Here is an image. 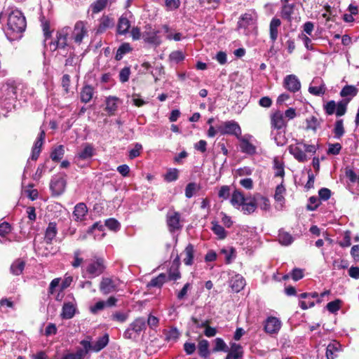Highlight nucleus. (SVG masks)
Segmentation results:
<instances>
[{
    "mask_svg": "<svg viewBox=\"0 0 359 359\" xmlns=\"http://www.w3.org/2000/svg\"><path fill=\"white\" fill-rule=\"evenodd\" d=\"M198 349L201 357L207 358L209 356V342L206 339H202L198 342Z\"/></svg>",
    "mask_w": 359,
    "mask_h": 359,
    "instance_id": "obj_40",
    "label": "nucleus"
},
{
    "mask_svg": "<svg viewBox=\"0 0 359 359\" xmlns=\"http://www.w3.org/2000/svg\"><path fill=\"white\" fill-rule=\"evenodd\" d=\"M180 337V332L177 328L170 329L166 334L165 339L168 341H176Z\"/></svg>",
    "mask_w": 359,
    "mask_h": 359,
    "instance_id": "obj_63",
    "label": "nucleus"
},
{
    "mask_svg": "<svg viewBox=\"0 0 359 359\" xmlns=\"http://www.w3.org/2000/svg\"><path fill=\"white\" fill-rule=\"evenodd\" d=\"M167 276L165 273H160L158 276L151 280V281L147 284V287L160 288L167 281Z\"/></svg>",
    "mask_w": 359,
    "mask_h": 359,
    "instance_id": "obj_38",
    "label": "nucleus"
},
{
    "mask_svg": "<svg viewBox=\"0 0 359 359\" xmlns=\"http://www.w3.org/2000/svg\"><path fill=\"white\" fill-rule=\"evenodd\" d=\"M104 226L112 231H117L120 229L119 222L114 218H109L106 219Z\"/></svg>",
    "mask_w": 359,
    "mask_h": 359,
    "instance_id": "obj_56",
    "label": "nucleus"
},
{
    "mask_svg": "<svg viewBox=\"0 0 359 359\" xmlns=\"http://www.w3.org/2000/svg\"><path fill=\"white\" fill-rule=\"evenodd\" d=\"M339 346L337 343H331L327 346L326 357L327 359H334L339 351Z\"/></svg>",
    "mask_w": 359,
    "mask_h": 359,
    "instance_id": "obj_46",
    "label": "nucleus"
},
{
    "mask_svg": "<svg viewBox=\"0 0 359 359\" xmlns=\"http://www.w3.org/2000/svg\"><path fill=\"white\" fill-rule=\"evenodd\" d=\"M240 141V148L243 153L253 155L256 153V147L250 143L247 139L241 137L238 138Z\"/></svg>",
    "mask_w": 359,
    "mask_h": 359,
    "instance_id": "obj_23",
    "label": "nucleus"
},
{
    "mask_svg": "<svg viewBox=\"0 0 359 359\" xmlns=\"http://www.w3.org/2000/svg\"><path fill=\"white\" fill-rule=\"evenodd\" d=\"M281 327V322L276 317H269L265 323L264 329L269 334L277 333Z\"/></svg>",
    "mask_w": 359,
    "mask_h": 359,
    "instance_id": "obj_18",
    "label": "nucleus"
},
{
    "mask_svg": "<svg viewBox=\"0 0 359 359\" xmlns=\"http://www.w3.org/2000/svg\"><path fill=\"white\" fill-rule=\"evenodd\" d=\"M212 230L218 236V238L220 239L224 238L226 234L224 227L217 224V222H212Z\"/></svg>",
    "mask_w": 359,
    "mask_h": 359,
    "instance_id": "obj_53",
    "label": "nucleus"
},
{
    "mask_svg": "<svg viewBox=\"0 0 359 359\" xmlns=\"http://www.w3.org/2000/svg\"><path fill=\"white\" fill-rule=\"evenodd\" d=\"M130 27V22L126 17L121 16L117 25V32L118 34H126Z\"/></svg>",
    "mask_w": 359,
    "mask_h": 359,
    "instance_id": "obj_36",
    "label": "nucleus"
},
{
    "mask_svg": "<svg viewBox=\"0 0 359 359\" xmlns=\"http://www.w3.org/2000/svg\"><path fill=\"white\" fill-rule=\"evenodd\" d=\"M109 341V337L108 334H104L102 337L98 338L97 341L92 344L90 340L83 339L81 342L88 343L89 345V348H87V352L94 351L99 352L102 350L104 347L107 346Z\"/></svg>",
    "mask_w": 359,
    "mask_h": 359,
    "instance_id": "obj_12",
    "label": "nucleus"
},
{
    "mask_svg": "<svg viewBox=\"0 0 359 359\" xmlns=\"http://www.w3.org/2000/svg\"><path fill=\"white\" fill-rule=\"evenodd\" d=\"M121 103V100L118 97L116 96H109L106 98L105 104V111L109 115H114L116 111L118 109V105Z\"/></svg>",
    "mask_w": 359,
    "mask_h": 359,
    "instance_id": "obj_19",
    "label": "nucleus"
},
{
    "mask_svg": "<svg viewBox=\"0 0 359 359\" xmlns=\"http://www.w3.org/2000/svg\"><path fill=\"white\" fill-rule=\"evenodd\" d=\"M26 20L23 13L19 10L12 11L8 18V27L14 32H22L26 27Z\"/></svg>",
    "mask_w": 359,
    "mask_h": 359,
    "instance_id": "obj_6",
    "label": "nucleus"
},
{
    "mask_svg": "<svg viewBox=\"0 0 359 359\" xmlns=\"http://www.w3.org/2000/svg\"><path fill=\"white\" fill-rule=\"evenodd\" d=\"M18 86L14 83L3 84L0 88V107L9 110L17 99Z\"/></svg>",
    "mask_w": 359,
    "mask_h": 359,
    "instance_id": "obj_3",
    "label": "nucleus"
},
{
    "mask_svg": "<svg viewBox=\"0 0 359 359\" xmlns=\"http://www.w3.org/2000/svg\"><path fill=\"white\" fill-rule=\"evenodd\" d=\"M270 124L271 130L286 129L287 121L285 118L283 111L276 110L271 114Z\"/></svg>",
    "mask_w": 359,
    "mask_h": 359,
    "instance_id": "obj_11",
    "label": "nucleus"
},
{
    "mask_svg": "<svg viewBox=\"0 0 359 359\" xmlns=\"http://www.w3.org/2000/svg\"><path fill=\"white\" fill-rule=\"evenodd\" d=\"M256 17V13L254 11H251L248 13H245L242 15L238 22V25L239 28L244 27L245 28L250 23L252 22L255 18Z\"/></svg>",
    "mask_w": 359,
    "mask_h": 359,
    "instance_id": "obj_26",
    "label": "nucleus"
},
{
    "mask_svg": "<svg viewBox=\"0 0 359 359\" xmlns=\"http://www.w3.org/2000/svg\"><path fill=\"white\" fill-rule=\"evenodd\" d=\"M286 189L283 184V182L276 187L274 199L276 202L280 203V206L283 207L285 203V194Z\"/></svg>",
    "mask_w": 359,
    "mask_h": 359,
    "instance_id": "obj_32",
    "label": "nucleus"
},
{
    "mask_svg": "<svg viewBox=\"0 0 359 359\" xmlns=\"http://www.w3.org/2000/svg\"><path fill=\"white\" fill-rule=\"evenodd\" d=\"M146 330V320L142 317L135 318L123 332V337L126 339L135 341L142 331Z\"/></svg>",
    "mask_w": 359,
    "mask_h": 359,
    "instance_id": "obj_5",
    "label": "nucleus"
},
{
    "mask_svg": "<svg viewBox=\"0 0 359 359\" xmlns=\"http://www.w3.org/2000/svg\"><path fill=\"white\" fill-rule=\"evenodd\" d=\"M169 57H170V60H172L176 63H178V62L184 60L185 56H184V54L182 51L175 50V51L172 52L170 54Z\"/></svg>",
    "mask_w": 359,
    "mask_h": 359,
    "instance_id": "obj_57",
    "label": "nucleus"
},
{
    "mask_svg": "<svg viewBox=\"0 0 359 359\" xmlns=\"http://www.w3.org/2000/svg\"><path fill=\"white\" fill-rule=\"evenodd\" d=\"M243 356V347L238 344L233 343L231 350L226 356V359H242Z\"/></svg>",
    "mask_w": 359,
    "mask_h": 359,
    "instance_id": "obj_24",
    "label": "nucleus"
},
{
    "mask_svg": "<svg viewBox=\"0 0 359 359\" xmlns=\"http://www.w3.org/2000/svg\"><path fill=\"white\" fill-rule=\"evenodd\" d=\"M64 154V147L62 145H59L53 150L50 154V158L53 161L57 162L62 158Z\"/></svg>",
    "mask_w": 359,
    "mask_h": 359,
    "instance_id": "obj_47",
    "label": "nucleus"
},
{
    "mask_svg": "<svg viewBox=\"0 0 359 359\" xmlns=\"http://www.w3.org/2000/svg\"><path fill=\"white\" fill-rule=\"evenodd\" d=\"M132 48L128 43H122L116 51L115 59L116 60H121L123 55L131 51Z\"/></svg>",
    "mask_w": 359,
    "mask_h": 359,
    "instance_id": "obj_42",
    "label": "nucleus"
},
{
    "mask_svg": "<svg viewBox=\"0 0 359 359\" xmlns=\"http://www.w3.org/2000/svg\"><path fill=\"white\" fill-rule=\"evenodd\" d=\"M183 254L184 255V257L183 259L184 264L187 266L192 265L194 255V248L193 245L189 244L185 248Z\"/></svg>",
    "mask_w": 359,
    "mask_h": 359,
    "instance_id": "obj_33",
    "label": "nucleus"
},
{
    "mask_svg": "<svg viewBox=\"0 0 359 359\" xmlns=\"http://www.w3.org/2000/svg\"><path fill=\"white\" fill-rule=\"evenodd\" d=\"M306 129L316 131L317 128L320 126L321 121H320L317 117L311 116L306 119Z\"/></svg>",
    "mask_w": 359,
    "mask_h": 359,
    "instance_id": "obj_45",
    "label": "nucleus"
},
{
    "mask_svg": "<svg viewBox=\"0 0 359 359\" xmlns=\"http://www.w3.org/2000/svg\"><path fill=\"white\" fill-rule=\"evenodd\" d=\"M273 169L275 170V177H280L282 178L284 177V163L280 161L277 158L273 159Z\"/></svg>",
    "mask_w": 359,
    "mask_h": 359,
    "instance_id": "obj_43",
    "label": "nucleus"
},
{
    "mask_svg": "<svg viewBox=\"0 0 359 359\" xmlns=\"http://www.w3.org/2000/svg\"><path fill=\"white\" fill-rule=\"evenodd\" d=\"M81 254L80 250H76L74 252V262L72 263L74 268H78L82 264L83 259L80 257Z\"/></svg>",
    "mask_w": 359,
    "mask_h": 359,
    "instance_id": "obj_60",
    "label": "nucleus"
},
{
    "mask_svg": "<svg viewBox=\"0 0 359 359\" xmlns=\"http://www.w3.org/2000/svg\"><path fill=\"white\" fill-rule=\"evenodd\" d=\"M130 69L129 67L123 68L119 72V79L121 83H126L129 80Z\"/></svg>",
    "mask_w": 359,
    "mask_h": 359,
    "instance_id": "obj_58",
    "label": "nucleus"
},
{
    "mask_svg": "<svg viewBox=\"0 0 359 359\" xmlns=\"http://www.w3.org/2000/svg\"><path fill=\"white\" fill-rule=\"evenodd\" d=\"M341 149V145L339 143L330 144L327 149V154L337 155Z\"/></svg>",
    "mask_w": 359,
    "mask_h": 359,
    "instance_id": "obj_64",
    "label": "nucleus"
},
{
    "mask_svg": "<svg viewBox=\"0 0 359 359\" xmlns=\"http://www.w3.org/2000/svg\"><path fill=\"white\" fill-rule=\"evenodd\" d=\"M333 133L336 139H340L344 135L345 130L344 127V121L342 119H338L336 121L333 129Z\"/></svg>",
    "mask_w": 359,
    "mask_h": 359,
    "instance_id": "obj_41",
    "label": "nucleus"
},
{
    "mask_svg": "<svg viewBox=\"0 0 359 359\" xmlns=\"http://www.w3.org/2000/svg\"><path fill=\"white\" fill-rule=\"evenodd\" d=\"M241 208L245 215L253 213L257 209L256 198H248V201H245Z\"/></svg>",
    "mask_w": 359,
    "mask_h": 359,
    "instance_id": "obj_27",
    "label": "nucleus"
},
{
    "mask_svg": "<svg viewBox=\"0 0 359 359\" xmlns=\"http://www.w3.org/2000/svg\"><path fill=\"white\" fill-rule=\"evenodd\" d=\"M230 195V187L229 186L224 185L221 187L218 193L219 198L226 200L229 198Z\"/></svg>",
    "mask_w": 359,
    "mask_h": 359,
    "instance_id": "obj_61",
    "label": "nucleus"
},
{
    "mask_svg": "<svg viewBox=\"0 0 359 359\" xmlns=\"http://www.w3.org/2000/svg\"><path fill=\"white\" fill-rule=\"evenodd\" d=\"M213 352L223 351L228 352L229 348L226 344L222 338H216L215 339V347L213 348Z\"/></svg>",
    "mask_w": 359,
    "mask_h": 359,
    "instance_id": "obj_49",
    "label": "nucleus"
},
{
    "mask_svg": "<svg viewBox=\"0 0 359 359\" xmlns=\"http://www.w3.org/2000/svg\"><path fill=\"white\" fill-rule=\"evenodd\" d=\"M285 5L282 7L281 10V17L284 19H286L288 21L291 20V15L294 11V4H288L287 3H284Z\"/></svg>",
    "mask_w": 359,
    "mask_h": 359,
    "instance_id": "obj_44",
    "label": "nucleus"
},
{
    "mask_svg": "<svg viewBox=\"0 0 359 359\" xmlns=\"http://www.w3.org/2000/svg\"><path fill=\"white\" fill-rule=\"evenodd\" d=\"M358 88L351 85H346L341 89L340 95L344 99L339 102L338 115H344L346 113L348 103L358 94Z\"/></svg>",
    "mask_w": 359,
    "mask_h": 359,
    "instance_id": "obj_4",
    "label": "nucleus"
},
{
    "mask_svg": "<svg viewBox=\"0 0 359 359\" xmlns=\"http://www.w3.org/2000/svg\"><path fill=\"white\" fill-rule=\"evenodd\" d=\"M57 233L55 222H50L46 229L44 240L47 244H50Z\"/></svg>",
    "mask_w": 359,
    "mask_h": 359,
    "instance_id": "obj_25",
    "label": "nucleus"
},
{
    "mask_svg": "<svg viewBox=\"0 0 359 359\" xmlns=\"http://www.w3.org/2000/svg\"><path fill=\"white\" fill-rule=\"evenodd\" d=\"M46 133L44 130L41 129V132L39 135V137L36 142H34V144L32 148V155L31 158L33 161H36L39 156V154L41 151V147L43 144L44 140H45Z\"/></svg>",
    "mask_w": 359,
    "mask_h": 359,
    "instance_id": "obj_17",
    "label": "nucleus"
},
{
    "mask_svg": "<svg viewBox=\"0 0 359 359\" xmlns=\"http://www.w3.org/2000/svg\"><path fill=\"white\" fill-rule=\"evenodd\" d=\"M295 144H292L288 147V151L299 162L304 163L308 161L309 157L306 152L315 154L318 148V145L307 144L303 141L295 140Z\"/></svg>",
    "mask_w": 359,
    "mask_h": 359,
    "instance_id": "obj_2",
    "label": "nucleus"
},
{
    "mask_svg": "<svg viewBox=\"0 0 359 359\" xmlns=\"http://www.w3.org/2000/svg\"><path fill=\"white\" fill-rule=\"evenodd\" d=\"M281 22L278 18H273L269 25L270 39L273 43L276 41L278 38V29L280 26Z\"/></svg>",
    "mask_w": 359,
    "mask_h": 359,
    "instance_id": "obj_29",
    "label": "nucleus"
},
{
    "mask_svg": "<svg viewBox=\"0 0 359 359\" xmlns=\"http://www.w3.org/2000/svg\"><path fill=\"white\" fill-rule=\"evenodd\" d=\"M278 241L283 245H289L293 242V238L289 233L280 231L278 234Z\"/></svg>",
    "mask_w": 359,
    "mask_h": 359,
    "instance_id": "obj_48",
    "label": "nucleus"
},
{
    "mask_svg": "<svg viewBox=\"0 0 359 359\" xmlns=\"http://www.w3.org/2000/svg\"><path fill=\"white\" fill-rule=\"evenodd\" d=\"M128 318V315L127 313L119 311L114 313L111 316V320L119 323H124Z\"/></svg>",
    "mask_w": 359,
    "mask_h": 359,
    "instance_id": "obj_59",
    "label": "nucleus"
},
{
    "mask_svg": "<svg viewBox=\"0 0 359 359\" xmlns=\"http://www.w3.org/2000/svg\"><path fill=\"white\" fill-rule=\"evenodd\" d=\"M114 21L108 16H103L100 20V23L97 29V33L101 34L105 32L107 29L114 26Z\"/></svg>",
    "mask_w": 359,
    "mask_h": 359,
    "instance_id": "obj_31",
    "label": "nucleus"
},
{
    "mask_svg": "<svg viewBox=\"0 0 359 359\" xmlns=\"http://www.w3.org/2000/svg\"><path fill=\"white\" fill-rule=\"evenodd\" d=\"M87 212V207L83 203H78L74 207L73 217L76 221H82L86 215Z\"/></svg>",
    "mask_w": 359,
    "mask_h": 359,
    "instance_id": "obj_28",
    "label": "nucleus"
},
{
    "mask_svg": "<svg viewBox=\"0 0 359 359\" xmlns=\"http://www.w3.org/2000/svg\"><path fill=\"white\" fill-rule=\"evenodd\" d=\"M75 306L71 303H65L62 306L61 316L62 318L70 319L75 313Z\"/></svg>",
    "mask_w": 359,
    "mask_h": 359,
    "instance_id": "obj_39",
    "label": "nucleus"
},
{
    "mask_svg": "<svg viewBox=\"0 0 359 359\" xmlns=\"http://www.w3.org/2000/svg\"><path fill=\"white\" fill-rule=\"evenodd\" d=\"M83 348H79L76 350V353H68L65 354L62 359H88V353L87 348L89 345L86 342H80Z\"/></svg>",
    "mask_w": 359,
    "mask_h": 359,
    "instance_id": "obj_16",
    "label": "nucleus"
},
{
    "mask_svg": "<svg viewBox=\"0 0 359 359\" xmlns=\"http://www.w3.org/2000/svg\"><path fill=\"white\" fill-rule=\"evenodd\" d=\"M94 154L93 147L90 144H85L83 149L78 153L77 157L81 160H87L90 158Z\"/></svg>",
    "mask_w": 359,
    "mask_h": 359,
    "instance_id": "obj_35",
    "label": "nucleus"
},
{
    "mask_svg": "<svg viewBox=\"0 0 359 359\" xmlns=\"http://www.w3.org/2000/svg\"><path fill=\"white\" fill-rule=\"evenodd\" d=\"M87 22L79 20L74 25V29L66 26L60 29L57 32V40L55 49L57 48H65L68 45L69 41H73L77 45H80L84 38L88 36Z\"/></svg>",
    "mask_w": 359,
    "mask_h": 359,
    "instance_id": "obj_1",
    "label": "nucleus"
},
{
    "mask_svg": "<svg viewBox=\"0 0 359 359\" xmlns=\"http://www.w3.org/2000/svg\"><path fill=\"white\" fill-rule=\"evenodd\" d=\"M104 269V259L102 257H94L89 261L86 271L90 278H95L101 275Z\"/></svg>",
    "mask_w": 359,
    "mask_h": 359,
    "instance_id": "obj_7",
    "label": "nucleus"
},
{
    "mask_svg": "<svg viewBox=\"0 0 359 359\" xmlns=\"http://www.w3.org/2000/svg\"><path fill=\"white\" fill-rule=\"evenodd\" d=\"M163 29L165 32L167 34L166 39L168 40H174L175 41H179L182 39V34L180 32L172 34L171 32V29L167 25H163Z\"/></svg>",
    "mask_w": 359,
    "mask_h": 359,
    "instance_id": "obj_50",
    "label": "nucleus"
},
{
    "mask_svg": "<svg viewBox=\"0 0 359 359\" xmlns=\"http://www.w3.org/2000/svg\"><path fill=\"white\" fill-rule=\"evenodd\" d=\"M245 285L244 278L240 274H235L229 280V286L231 290L236 292H238L243 289Z\"/></svg>",
    "mask_w": 359,
    "mask_h": 359,
    "instance_id": "obj_20",
    "label": "nucleus"
},
{
    "mask_svg": "<svg viewBox=\"0 0 359 359\" xmlns=\"http://www.w3.org/2000/svg\"><path fill=\"white\" fill-rule=\"evenodd\" d=\"M179 171L176 168H170L168 170L166 174L165 175V180L167 182H174L178 178Z\"/></svg>",
    "mask_w": 359,
    "mask_h": 359,
    "instance_id": "obj_55",
    "label": "nucleus"
},
{
    "mask_svg": "<svg viewBox=\"0 0 359 359\" xmlns=\"http://www.w3.org/2000/svg\"><path fill=\"white\" fill-rule=\"evenodd\" d=\"M217 131L220 135H234L237 138L241 135V128L234 121L222 122L217 126Z\"/></svg>",
    "mask_w": 359,
    "mask_h": 359,
    "instance_id": "obj_8",
    "label": "nucleus"
},
{
    "mask_svg": "<svg viewBox=\"0 0 359 359\" xmlns=\"http://www.w3.org/2000/svg\"><path fill=\"white\" fill-rule=\"evenodd\" d=\"M159 33V30L153 28L150 25H147L142 32V39L147 43L158 46L162 43V39Z\"/></svg>",
    "mask_w": 359,
    "mask_h": 359,
    "instance_id": "obj_9",
    "label": "nucleus"
},
{
    "mask_svg": "<svg viewBox=\"0 0 359 359\" xmlns=\"http://www.w3.org/2000/svg\"><path fill=\"white\" fill-rule=\"evenodd\" d=\"M284 87L292 93H296L301 88V83L297 76L290 74L285 77Z\"/></svg>",
    "mask_w": 359,
    "mask_h": 359,
    "instance_id": "obj_14",
    "label": "nucleus"
},
{
    "mask_svg": "<svg viewBox=\"0 0 359 359\" xmlns=\"http://www.w3.org/2000/svg\"><path fill=\"white\" fill-rule=\"evenodd\" d=\"M94 93V88L91 86L86 85L83 86L80 93L81 102L84 103L89 102L93 98Z\"/></svg>",
    "mask_w": 359,
    "mask_h": 359,
    "instance_id": "obj_30",
    "label": "nucleus"
},
{
    "mask_svg": "<svg viewBox=\"0 0 359 359\" xmlns=\"http://www.w3.org/2000/svg\"><path fill=\"white\" fill-rule=\"evenodd\" d=\"M271 136L275 141L277 146H283L287 142V139L286 138L285 136V129L271 130Z\"/></svg>",
    "mask_w": 359,
    "mask_h": 359,
    "instance_id": "obj_22",
    "label": "nucleus"
},
{
    "mask_svg": "<svg viewBox=\"0 0 359 359\" xmlns=\"http://www.w3.org/2000/svg\"><path fill=\"white\" fill-rule=\"evenodd\" d=\"M107 4V0H97L91 6L93 12L95 13L100 12L106 7Z\"/></svg>",
    "mask_w": 359,
    "mask_h": 359,
    "instance_id": "obj_54",
    "label": "nucleus"
},
{
    "mask_svg": "<svg viewBox=\"0 0 359 359\" xmlns=\"http://www.w3.org/2000/svg\"><path fill=\"white\" fill-rule=\"evenodd\" d=\"M257 208L259 207L262 210H268L270 208V202L266 197L259 196L256 198Z\"/></svg>",
    "mask_w": 359,
    "mask_h": 359,
    "instance_id": "obj_51",
    "label": "nucleus"
},
{
    "mask_svg": "<svg viewBox=\"0 0 359 359\" xmlns=\"http://www.w3.org/2000/svg\"><path fill=\"white\" fill-rule=\"evenodd\" d=\"M339 107V102L337 103L334 100L328 101L323 105V109L326 114L332 115L334 114H336L337 116H342L343 115H338L337 110Z\"/></svg>",
    "mask_w": 359,
    "mask_h": 359,
    "instance_id": "obj_37",
    "label": "nucleus"
},
{
    "mask_svg": "<svg viewBox=\"0 0 359 359\" xmlns=\"http://www.w3.org/2000/svg\"><path fill=\"white\" fill-rule=\"evenodd\" d=\"M166 222L170 231L181 229L180 214L175 211H169L166 216Z\"/></svg>",
    "mask_w": 359,
    "mask_h": 359,
    "instance_id": "obj_13",
    "label": "nucleus"
},
{
    "mask_svg": "<svg viewBox=\"0 0 359 359\" xmlns=\"http://www.w3.org/2000/svg\"><path fill=\"white\" fill-rule=\"evenodd\" d=\"M66 181L64 177L55 176L50 182V187L55 195H60L65 189Z\"/></svg>",
    "mask_w": 359,
    "mask_h": 359,
    "instance_id": "obj_15",
    "label": "nucleus"
},
{
    "mask_svg": "<svg viewBox=\"0 0 359 359\" xmlns=\"http://www.w3.org/2000/svg\"><path fill=\"white\" fill-rule=\"evenodd\" d=\"M121 284V281L118 278H102L100 290L103 294H107L118 291Z\"/></svg>",
    "mask_w": 359,
    "mask_h": 359,
    "instance_id": "obj_10",
    "label": "nucleus"
},
{
    "mask_svg": "<svg viewBox=\"0 0 359 359\" xmlns=\"http://www.w3.org/2000/svg\"><path fill=\"white\" fill-rule=\"evenodd\" d=\"M25 266V262L21 259H17L15 260L10 268L11 272L15 276L20 275Z\"/></svg>",
    "mask_w": 359,
    "mask_h": 359,
    "instance_id": "obj_34",
    "label": "nucleus"
},
{
    "mask_svg": "<svg viewBox=\"0 0 359 359\" xmlns=\"http://www.w3.org/2000/svg\"><path fill=\"white\" fill-rule=\"evenodd\" d=\"M326 88L323 82L319 86H309V92L316 96L322 95L325 93Z\"/></svg>",
    "mask_w": 359,
    "mask_h": 359,
    "instance_id": "obj_52",
    "label": "nucleus"
},
{
    "mask_svg": "<svg viewBox=\"0 0 359 359\" xmlns=\"http://www.w3.org/2000/svg\"><path fill=\"white\" fill-rule=\"evenodd\" d=\"M165 5L168 11H174L180 6V0H165Z\"/></svg>",
    "mask_w": 359,
    "mask_h": 359,
    "instance_id": "obj_62",
    "label": "nucleus"
},
{
    "mask_svg": "<svg viewBox=\"0 0 359 359\" xmlns=\"http://www.w3.org/2000/svg\"><path fill=\"white\" fill-rule=\"evenodd\" d=\"M246 201H248V198L245 197L241 191L236 189L232 192L230 203L234 208L240 209Z\"/></svg>",
    "mask_w": 359,
    "mask_h": 359,
    "instance_id": "obj_21",
    "label": "nucleus"
}]
</instances>
